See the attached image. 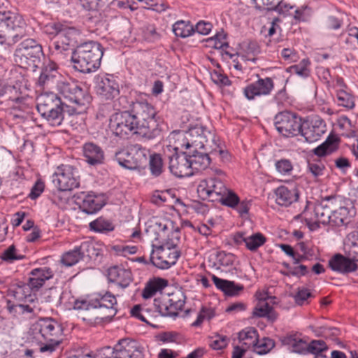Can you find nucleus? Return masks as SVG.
Here are the masks:
<instances>
[{
  "instance_id": "nucleus-22",
  "label": "nucleus",
  "mask_w": 358,
  "mask_h": 358,
  "mask_svg": "<svg viewBox=\"0 0 358 358\" xmlns=\"http://www.w3.org/2000/svg\"><path fill=\"white\" fill-rule=\"evenodd\" d=\"M274 88V83L271 78H259L257 81L248 84L243 88L245 97L249 100H254L257 96H267Z\"/></svg>"
},
{
  "instance_id": "nucleus-15",
  "label": "nucleus",
  "mask_w": 358,
  "mask_h": 358,
  "mask_svg": "<svg viewBox=\"0 0 358 358\" xmlns=\"http://www.w3.org/2000/svg\"><path fill=\"white\" fill-rule=\"evenodd\" d=\"M187 146H192L196 150L197 149H205L208 150L211 149L215 143V136L210 131L203 127H194L187 131Z\"/></svg>"
},
{
  "instance_id": "nucleus-23",
  "label": "nucleus",
  "mask_w": 358,
  "mask_h": 358,
  "mask_svg": "<svg viewBox=\"0 0 358 358\" xmlns=\"http://www.w3.org/2000/svg\"><path fill=\"white\" fill-rule=\"evenodd\" d=\"M76 203L83 212L89 215L97 213L105 205L103 196L92 192H82L76 197Z\"/></svg>"
},
{
  "instance_id": "nucleus-46",
  "label": "nucleus",
  "mask_w": 358,
  "mask_h": 358,
  "mask_svg": "<svg viewBox=\"0 0 358 358\" xmlns=\"http://www.w3.org/2000/svg\"><path fill=\"white\" fill-rule=\"evenodd\" d=\"M310 64L308 59H303L298 64L287 68V71L291 74H296L302 78H306L310 76Z\"/></svg>"
},
{
  "instance_id": "nucleus-21",
  "label": "nucleus",
  "mask_w": 358,
  "mask_h": 358,
  "mask_svg": "<svg viewBox=\"0 0 358 358\" xmlns=\"http://www.w3.org/2000/svg\"><path fill=\"white\" fill-rule=\"evenodd\" d=\"M79 31L76 27L71 26L69 23L64 22L58 38L54 42V48L57 53L71 50V47L75 41Z\"/></svg>"
},
{
  "instance_id": "nucleus-47",
  "label": "nucleus",
  "mask_w": 358,
  "mask_h": 358,
  "mask_svg": "<svg viewBox=\"0 0 358 358\" xmlns=\"http://www.w3.org/2000/svg\"><path fill=\"white\" fill-rule=\"evenodd\" d=\"M275 347V342L268 337H264L261 339L257 338V341L253 346L254 352L258 355H266Z\"/></svg>"
},
{
  "instance_id": "nucleus-39",
  "label": "nucleus",
  "mask_w": 358,
  "mask_h": 358,
  "mask_svg": "<svg viewBox=\"0 0 358 358\" xmlns=\"http://www.w3.org/2000/svg\"><path fill=\"white\" fill-rule=\"evenodd\" d=\"M192 171L205 170L210 164L211 159L208 153L194 150L192 155H189Z\"/></svg>"
},
{
  "instance_id": "nucleus-5",
  "label": "nucleus",
  "mask_w": 358,
  "mask_h": 358,
  "mask_svg": "<svg viewBox=\"0 0 358 358\" xmlns=\"http://www.w3.org/2000/svg\"><path fill=\"white\" fill-rule=\"evenodd\" d=\"M131 110L143 131V137L153 139L161 135L159 117L156 108L147 101H136Z\"/></svg>"
},
{
  "instance_id": "nucleus-35",
  "label": "nucleus",
  "mask_w": 358,
  "mask_h": 358,
  "mask_svg": "<svg viewBox=\"0 0 358 358\" xmlns=\"http://www.w3.org/2000/svg\"><path fill=\"white\" fill-rule=\"evenodd\" d=\"M212 280L215 287L228 296H236L243 289V285H236L234 282L224 280L212 275Z\"/></svg>"
},
{
  "instance_id": "nucleus-51",
  "label": "nucleus",
  "mask_w": 358,
  "mask_h": 358,
  "mask_svg": "<svg viewBox=\"0 0 358 358\" xmlns=\"http://www.w3.org/2000/svg\"><path fill=\"white\" fill-rule=\"evenodd\" d=\"M324 164L320 160H310L308 162V171L312 175L315 182L320 181V177L324 175Z\"/></svg>"
},
{
  "instance_id": "nucleus-50",
  "label": "nucleus",
  "mask_w": 358,
  "mask_h": 358,
  "mask_svg": "<svg viewBox=\"0 0 358 358\" xmlns=\"http://www.w3.org/2000/svg\"><path fill=\"white\" fill-rule=\"evenodd\" d=\"M0 258L3 262L11 264L15 261L23 259L24 256L19 252L14 245H11L0 254Z\"/></svg>"
},
{
  "instance_id": "nucleus-9",
  "label": "nucleus",
  "mask_w": 358,
  "mask_h": 358,
  "mask_svg": "<svg viewBox=\"0 0 358 358\" xmlns=\"http://www.w3.org/2000/svg\"><path fill=\"white\" fill-rule=\"evenodd\" d=\"M110 127L113 133L120 138H124L129 134H138L143 136V131L131 109L115 113L111 120Z\"/></svg>"
},
{
  "instance_id": "nucleus-54",
  "label": "nucleus",
  "mask_w": 358,
  "mask_h": 358,
  "mask_svg": "<svg viewBox=\"0 0 358 358\" xmlns=\"http://www.w3.org/2000/svg\"><path fill=\"white\" fill-rule=\"evenodd\" d=\"M16 93L17 88L14 85H9L4 80L0 79V97L8 95L10 99L15 102H20L21 98L14 96V94Z\"/></svg>"
},
{
  "instance_id": "nucleus-3",
  "label": "nucleus",
  "mask_w": 358,
  "mask_h": 358,
  "mask_svg": "<svg viewBox=\"0 0 358 358\" xmlns=\"http://www.w3.org/2000/svg\"><path fill=\"white\" fill-rule=\"evenodd\" d=\"M30 27L16 12L0 9V44L12 45L29 36Z\"/></svg>"
},
{
  "instance_id": "nucleus-45",
  "label": "nucleus",
  "mask_w": 358,
  "mask_h": 358,
  "mask_svg": "<svg viewBox=\"0 0 358 358\" xmlns=\"http://www.w3.org/2000/svg\"><path fill=\"white\" fill-rule=\"evenodd\" d=\"M149 169L154 177H158L163 173L164 162L160 154L154 153L150 155Z\"/></svg>"
},
{
  "instance_id": "nucleus-13",
  "label": "nucleus",
  "mask_w": 358,
  "mask_h": 358,
  "mask_svg": "<svg viewBox=\"0 0 358 358\" xmlns=\"http://www.w3.org/2000/svg\"><path fill=\"white\" fill-rule=\"evenodd\" d=\"M226 191L223 182L215 177L201 180L197 186L199 196L203 200L217 201L222 198V194Z\"/></svg>"
},
{
  "instance_id": "nucleus-19",
  "label": "nucleus",
  "mask_w": 358,
  "mask_h": 358,
  "mask_svg": "<svg viewBox=\"0 0 358 358\" xmlns=\"http://www.w3.org/2000/svg\"><path fill=\"white\" fill-rule=\"evenodd\" d=\"M169 169L176 177H188L193 174L189 163V156L185 152H175L169 156Z\"/></svg>"
},
{
  "instance_id": "nucleus-29",
  "label": "nucleus",
  "mask_w": 358,
  "mask_h": 358,
  "mask_svg": "<svg viewBox=\"0 0 358 358\" xmlns=\"http://www.w3.org/2000/svg\"><path fill=\"white\" fill-rule=\"evenodd\" d=\"M280 341L282 345L287 346L288 349L294 353L307 355V343L297 332H291L281 336Z\"/></svg>"
},
{
  "instance_id": "nucleus-25",
  "label": "nucleus",
  "mask_w": 358,
  "mask_h": 358,
  "mask_svg": "<svg viewBox=\"0 0 358 358\" xmlns=\"http://www.w3.org/2000/svg\"><path fill=\"white\" fill-rule=\"evenodd\" d=\"M61 74L58 72L57 65L52 61L44 63L37 84L41 87H52L61 80Z\"/></svg>"
},
{
  "instance_id": "nucleus-24",
  "label": "nucleus",
  "mask_w": 358,
  "mask_h": 358,
  "mask_svg": "<svg viewBox=\"0 0 358 358\" xmlns=\"http://www.w3.org/2000/svg\"><path fill=\"white\" fill-rule=\"evenodd\" d=\"M94 247L92 243L83 242L80 245L76 247L73 250L63 254L61 262L66 266H72L77 264L84 257L91 258L94 253Z\"/></svg>"
},
{
  "instance_id": "nucleus-43",
  "label": "nucleus",
  "mask_w": 358,
  "mask_h": 358,
  "mask_svg": "<svg viewBox=\"0 0 358 358\" xmlns=\"http://www.w3.org/2000/svg\"><path fill=\"white\" fill-rule=\"evenodd\" d=\"M258 332L254 327H248L238 333V339L248 348L253 347L257 341Z\"/></svg>"
},
{
  "instance_id": "nucleus-60",
  "label": "nucleus",
  "mask_w": 358,
  "mask_h": 358,
  "mask_svg": "<svg viewBox=\"0 0 358 358\" xmlns=\"http://www.w3.org/2000/svg\"><path fill=\"white\" fill-rule=\"evenodd\" d=\"M63 24L64 22L49 23L44 27L43 31L50 36H55L56 38H58Z\"/></svg>"
},
{
  "instance_id": "nucleus-52",
  "label": "nucleus",
  "mask_w": 358,
  "mask_h": 358,
  "mask_svg": "<svg viewBox=\"0 0 358 358\" xmlns=\"http://www.w3.org/2000/svg\"><path fill=\"white\" fill-rule=\"evenodd\" d=\"M266 237L261 233H255L246 236V248L252 252L256 251L266 243Z\"/></svg>"
},
{
  "instance_id": "nucleus-30",
  "label": "nucleus",
  "mask_w": 358,
  "mask_h": 358,
  "mask_svg": "<svg viewBox=\"0 0 358 358\" xmlns=\"http://www.w3.org/2000/svg\"><path fill=\"white\" fill-rule=\"evenodd\" d=\"M274 193L277 204L281 206L287 207L296 202L299 198V191L296 187L288 188L281 185L275 189Z\"/></svg>"
},
{
  "instance_id": "nucleus-8",
  "label": "nucleus",
  "mask_w": 358,
  "mask_h": 358,
  "mask_svg": "<svg viewBox=\"0 0 358 358\" xmlns=\"http://www.w3.org/2000/svg\"><path fill=\"white\" fill-rule=\"evenodd\" d=\"M148 150L139 144H134L116 152L115 160L122 167L129 169H139L146 164Z\"/></svg>"
},
{
  "instance_id": "nucleus-36",
  "label": "nucleus",
  "mask_w": 358,
  "mask_h": 358,
  "mask_svg": "<svg viewBox=\"0 0 358 358\" xmlns=\"http://www.w3.org/2000/svg\"><path fill=\"white\" fill-rule=\"evenodd\" d=\"M25 301H28L29 303L9 306L10 313L15 312L19 314H31L33 315H36L40 313L41 307L36 296Z\"/></svg>"
},
{
  "instance_id": "nucleus-41",
  "label": "nucleus",
  "mask_w": 358,
  "mask_h": 358,
  "mask_svg": "<svg viewBox=\"0 0 358 358\" xmlns=\"http://www.w3.org/2000/svg\"><path fill=\"white\" fill-rule=\"evenodd\" d=\"M337 148V139L334 137H328L324 143L313 150V152L317 157H321L331 154Z\"/></svg>"
},
{
  "instance_id": "nucleus-44",
  "label": "nucleus",
  "mask_w": 358,
  "mask_h": 358,
  "mask_svg": "<svg viewBox=\"0 0 358 358\" xmlns=\"http://www.w3.org/2000/svg\"><path fill=\"white\" fill-rule=\"evenodd\" d=\"M173 31L176 36L185 38L194 33V28L189 21L180 20L173 25Z\"/></svg>"
},
{
  "instance_id": "nucleus-26",
  "label": "nucleus",
  "mask_w": 358,
  "mask_h": 358,
  "mask_svg": "<svg viewBox=\"0 0 358 358\" xmlns=\"http://www.w3.org/2000/svg\"><path fill=\"white\" fill-rule=\"evenodd\" d=\"M268 300L275 303V297L268 296L267 293L260 294L259 301L254 308L252 314L255 317H267L268 320L273 322L277 319L278 315L268 302Z\"/></svg>"
},
{
  "instance_id": "nucleus-12",
  "label": "nucleus",
  "mask_w": 358,
  "mask_h": 358,
  "mask_svg": "<svg viewBox=\"0 0 358 358\" xmlns=\"http://www.w3.org/2000/svg\"><path fill=\"white\" fill-rule=\"evenodd\" d=\"M277 131L285 137H293L300 134L302 127L301 119L295 113L282 111L278 113L274 119Z\"/></svg>"
},
{
  "instance_id": "nucleus-10",
  "label": "nucleus",
  "mask_w": 358,
  "mask_h": 358,
  "mask_svg": "<svg viewBox=\"0 0 358 358\" xmlns=\"http://www.w3.org/2000/svg\"><path fill=\"white\" fill-rule=\"evenodd\" d=\"M99 351L108 358H144L143 348L129 338L121 339L114 348L107 346Z\"/></svg>"
},
{
  "instance_id": "nucleus-31",
  "label": "nucleus",
  "mask_w": 358,
  "mask_h": 358,
  "mask_svg": "<svg viewBox=\"0 0 358 358\" xmlns=\"http://www.w3.org/2000/svg\"><path fill=\"white\" fill-rule=\"evenodd\" d=\"M29 275L30 285L35 291H38L43 286L46 280L53 278L54 272L51 268L43 266L32 269Z\"/></svg>"
},
{
  "instance_id": "nucleus-34",
  "label": "nucleus",
  "mask_w": 358,
  "mask_h": 358,
  "mask_svg": "<svg viewBox=\"0 0 358 358\" xmlns=\"http://www.w3.org/2000/svg\"><path fill=\"white\" fill-rule=\"evenodd\" d=\"M335 196H329L323 199L321 203L315 205L314 213L317 221L323 224H330L331 222L332 210L324 203L325 201L334 200Z\"/></svg>"
},
{
  "instance_id": "nucleus-33",
  "label": "nucleus",
  "mask_w": 358,
  "mask_h": 358,
  "mask_svg": "<svg viewBox=\"0 0 358 358\" xmlns=\"http://www.w3.org/2000/svg\"><path fill=\"white\" fill-rule=\"evenodd\" d=\"M32 291L35 290L30 285L29 280L27 283L20 281L14 283L9 289L10 295L19 301H26L35 297V295L31 294Z\"/></svg>"
},
{
  "instance_id": "nucleus-1",
  "label": "nucleus",
  "mask_w": 358,
  "mask_h": 358,
  "mask_svg": "<svg viewBox=\"0 0 358 358\" xmlns=\"http://www.w3.org/2000/svg\"><path fill=\"white\" fill-rule=\"evenodd\" d=\"M31 331L41 352H52L62 341V326L52 317L39 318L32 324Z\"/></svg>"
},
{
  "instance_id": "nucleus-28",
  "label": "nucleus",
  "mask_w": 358,
  "mask_h": 358,
  "mask_svg": "<svg viewBox=\"0 0 358 358\" xmlns=\"http://www.w3.org/2000/svg\"><path fill=\"white\" fill-rule=\"evenodd\" d=\"M83 157L85 162L90 166L103 164L105 153L101 147L92 142L85 143L83 146Z\"/></svg>"
},
{
  "instance_id": "nucleus-40",
  "label": "nucleus",
  "mask_w": 358,
  "mask_h": 358,
  "mask_svg": "<svg viewBox=\"0 0 358 358\" xmlns=\"http://www.w3.org/2000/svg\"><path fill=\"white\" fill-rule=\"evenodd\" d=\"M208 41L213 43V46L215 49H221L224 51V54L229 56V58L232 59L234 56V54L227 50L229 46L227 41V34L223 30L217 32L213 37L209 38Z\"/></svg>"
},
{
  "instance_id": "nucleus-4",
  "label": "nucleus",
  "mask_w": 358,
  "mask_h": 358,
  "mask_svg": "<svg viewBox=\"0 0 358 358\" xmlns=\"http://www.w3.org/2000/svg\"><path fill=\"white\" fill-rule=\"evenodd\" d=\"M103 52L100 43L89 41L82 43L71 52L73 68L83 73L95 71L101 64Z\"/></svg>"
},
{
  "instance_id": "nucleus-20",
  "label": "nucleus",
  "mask_w": 358,
  "mask_h": 358,
  "mask_svg": "<svg viewBox=\"0 0 358 358\" xmlns=\"http://www.w3.org/2000/svg\"><path fill=\"white\" fill-rule=\"evenodd\" d=\"M92 305L94 308H99L104 311L103 319L113 318L117 311L116 297L109 292L94 294Z\"/></svg>"
},
{
  "instance_id": "nucleus-53",
  "label": "nucleus",
  "mask_w": 358,
  "mask_h": 358,
  "mask_svg": "<svg viewBox=\"0 0 358 358\" xmlns=\"http://www.w3.org/2000/svg\"><path fill=\"white\" fill-rule=\"evenodd\" d=\"M221 197L222 198H220L217 201L220 202L222 205L231 208H235V206H237L239 202L238 196L234 192L227 189V187L226 191L222 194Z\"/></svg>"
},
{
  "instance_id": "nucleus-61",
  "label": "nucleus",
  "mask_w": 358,
  "mask_h": 358,
  "mask_svg": "<svg viewBox=\"0 0 358 358\" xmlns=\"http://www.w3.org/2000/svg\"><path fill=\"white\" fill-rule=\"evenodd\" d=\"M350 241L349 248V256L355 262H358V233H353L349 238Z\"/></svg>"
},
{
  "instance_id": "nucleus-63",
  "label": "nucleus",
  "mask_w": 358,
  "mask_h": 358,
  "mask_svg": "<svg viewBox=\"0 0 358 358\" xmlns=\"http://www.w3.org/2000/svg\"><path fill=\"white\" fill-rule=\"evenodd\" d=\"M194 28V32H197L201 35H207L211 31L213 24L209 22L201 20L196 24Z\"/></svg>"
},
{
  "instance_id": "nucleus-42",
  "label": "nucleus",
  "mask_w": 358,
  "mask_h": 358,
  "mask_svg": "<svg viewBox=\"0 0 358 358\" xmlns=\"http://www.w3.org/2000/svg\"><path fill=\"white\" fill-rule=\"evenodd\" d=\"M89 226L90 230L103 234L112 231L115 229L113 223L110 220L103 217H99L91 222Z\"/></svg>"
},
{
  "instance_id": "nucleus-58",
  "label": "nucleus",
  "mask_w": 358,
  "mask_h": 358,
  "mask_svg": "<svg viewBox=\"0 0 358 358\" xmlns=\"http://www.w3.org/2000/svg\"><path fill=\"white\" fill-rule=\"evenodd\" d=\"M215 315L214 310L210 308L202 307L196 320L192 324V327L200 326L204 320H210Z\"/></svg>"
},
{
  "instance_id": "nucleus-37",
  "label": "nucleus",
  "mask_w": 358,
  "mask_h": 358,
  "mask_svg": "<svg viewBox=\"0 0 358 358\" xmlns=\"http://www.w3.org/2000/svg\"><path fill=\"white\" fill-rule=\"evenodd\" d=\"M168 227L164 224L160 229L159 236L164 242L163 246L169 248L176 249V247L180 243V232L178 229L171 230L167 232Z\"/></svg>"
},
{
  "instance_id": "nucleus-38",
  "label": "nucleus",
  "mask_w": 358,
  "mask_h": 358,
  "mask_svg": "<svg viewBox=\"0 0 358 358\" xmlns=\"http://www.w3.org/2000/svg\"><path fill=\"white\" fill-rule=\"evenodd\" d=\"M168 285L166 280L155 278L150 280L146 284L142 292V296L145 299H150L159 291L162 290Z\"/></svg>"
},
{
  "instance_id": "nucleus-16",
  "label": "nucleus",
  "mask_w": 358,
  "mask_h": 358,
  "mask_svg": "<svg viewBox=\"0 0 358 358\" xmlns=\"http://www.w3.org/2000/svg\"><path fill=\"white\" fill-rule=\"evenodd\" d=\"M180 256L178 250L161 245L152 249L150 260L155 266L167 269L176 264Z\"/></svg>"
},
{
  "instance_id": "nucleus-11",
  "label": "nucleus",
  "mask_w": 358,
  "mask_h": 358,
  "mask_svg": "<svg viewBox=\"0 0 358 358\" xmlns=\"http://www.w3.org/2000/svg\"><path fill=\"white\" fill-rule=\"evenodd\" d=\"M52 182L57 187L59 193L78 188L80 186L78 171L73 166L62 164L53 173Z\"/></svg>"
},
{
  "instance_id": "nucleus-55",
  "label": "nucleus",
  "mask_w": 358,
  "mask_h": 358,
  "mask_svg": "<svg viewBox=\"0 0 358 358\" xmlns=\"http://www.w3.org/2000/svg\"><path fill=\"white\" fill-rule=\"evenodd\" d=\"M328 350V346L322 340H313L309 344L307 343V354L311 353L315 357L324 355V352Z\"/></svg>"
},
{
  "instance_id": "nucleus-56",
  "label": "nucleus",
  "mask_w": 358,
  "mask_h": 358,
  "mask_svg": "<svg viewBox=\"0 0 358 358\" xmlns=\"http://www.w3.org/2000/svg\"><path fill=\"white\" fill-rule=\"evenodd\" d=\"M276 171L282 176H291L293 171L292 162L287 159H281L275 162Z\"/></svg>"
},
{
  "instance_id": "nucleus-7",
  "label": "nucleus",
  "mask_w": 358,
  "mask_h": 358,
  "mask_svg": "<svg viewBox=\"0 0 358 358\" xmlns=\"http://www.w3.org/2000/svg\"><path fill=\"white\" fill-rule=\"evenodd\" d=\"M56 89L64 99L75 105L73 107L82 110V113L85 110L92 100L87 91L76 82L60 80L57 83Z\"/></svg>"
},
{
  "instance_id": "nucleus-62",
  "label": "nucleus",
  "mask_w": 358,
  "mask_h": 358,
  "mask_svg": "<svg viewBox=\"0 0 358 358\" xmlns=\"http://www.w3.org/2000/svg\"><path fill=\"white\" fill-rule=\"evenodd\" d=\"M211 79L215 84L221 86H228L231 85V81L229 78L217 71L211 73Z\"/></svg>"
},
{
  "instance_id": "nucleus-2",
  "label": "nucleus",
  "mask_w": 358,
  "mask_h": 358,
  "mask_svg": "<svg viewBox=\"0 0 358 358\" xmlns=\"http://www.w3.org/2000/svg\"><path fill=\"white\" fill-rule=\"evenodd\" d=\"M37 110L41 115L53 127L60 126L66 114L73 115L82 113V110L68 105L55 93H47L38 96Z\"/></svg>"
},
{
  "instance_id": "nucleus-48",
  "label": "nucleus",
  "mask_w": 358,
  "mask_h": 358,
  "mask_svg": "<svg viewBox=\"0 0 358 358\" xmlns=\"http://www.w3.org/2000/svg\"><path fill=\"white\" fill-rule=\"evenodd\" d=\"M336 90L338 104L348 109H352L355 106L354 96L346 90Z\"/></svg>"
},
{
  "instance_id": "nucleus-64",
  "label": "nucleus",
  "mask_w": 358,
  "mask_h": 358,
  "mask_svg": "<svg viewBox=\"0 0 358 358\" xmlns=\"http://www.w3.org/2000/svg\"><path fill=\"white\" fill-rule=\"evenodd\" d=\"M227 345V339L224 336L216 335L212 338L210 346L213 350H221Z\"/></svg>"
},
{
  "instance_id": "nucleus-57",
  "label": "nucleus",
  "mask_w": 358,
  "mask_h": 358,
  "mask_svg": "<svg viewBox=\"0 0 358 358\" xmlns=\"http://www.w3.org/2000/svg\"><path fill=\"white\" fill-rule=\"evenodd\" d=\"M278 246L287 255L292 257L294 264L296 265L307 259L306 257L303 255H296L293 248L289 245L280 244Z\"/></svg>"
},
{
  "instance_id": "nucleus-14",
  "label": "nucleus",
  "mask_w": 358,
  "mask_h": 358,
  "mask_svg": "<svg viewBox=\"0 0 358 358\" xmlns=\"http://www.w3.org/2000/svg\"><path fill=\"white\" fill-rule=\"evenodd\" d=\"M185 296L182 292L173 293L169 297L155 299L156 310L163 316H176L185 305Z\"/></svg>"
},
{
  "instance_id": "nucleus-18",
  "label": "nucleus",
  "mask_w": 358,
  "mask_h": 358,
  "mask_svg": "<svg viewBox=\"0 0 358 358\" xmlns=\"http://www.w3.org/2000/svg\"><path fill=\"white\" fill-rule=\"evenodd\" d=\"M325 132V122L320 117H313L302 123L300 134L304 137L306 141L313 143L318 141Z\"/></svg>"
},
{
  "instance_id": "nucleus-6",
  "label": "nucleus",
  "mask_w": 358,
  "mask_h": 358,
  "mask_svg": "<svg viewBox=\"0 0 358 358\" xmlns=\"http://www.w3.org/2000/svg\"><path fill=\"white\" fill-rule=\"evenodd\" d=\"M43 55L42 46L31 38L21 42L14 54L15 62L25 69L37 67Z\"/></svg>"
},
{
  "instance_id": "nucleus-49",
  "label": "nucleus",
  "mask_w": 358,
  "mask_h": 358,
  "mask_svg": "<svg viewBox=\"0 0 358 358\" xmlns=\"http://www.w3.org/2000/svg\"><path fill=\"white\" fill-rule=\"evenodd\" d=\"M234 261V256L231 253H226L224 251L217 252L214 256L213 266L217 269L221 266L227 267L231 266Z\"/></svg>"
},
{
  "instance_id": "nucleus-27",
  "label": "nucleus",
  "mask_w": 358,
  "mask_h": 358,
  "mask_svg": "<svg viewBox=\"0 0 358 358\" xmlns=\"http://www.w3.org/2000/svg\"><path fill=\"white\" fill-rule=\"evenodd\" d=\"M329 266L341 273H349L358 269L357 264L351 257H346L341 254H336L329 259Z\"/></svg>"
},
{
  "instance_id": "nucleus-17",
  "label": "nucleus",
  "mask_w": 358,
  "mask_h": 358,
  "mask_svg": "<svg viewBox=\"0 0 358 358\" xmlns=\"http://www.w3.org/2000/svg\"><path fill=\"white\" fill-rule=\"evenodd\" d=\"M95 90L101 99L113 100L120 94V85L115 76L106 74L97 78Z\"/></svg>"
},
{
  "instance_id": "nucleus-32",
  "label": "nucleus",
  "mask_w": 358,
  "mask_h": 358,
  "mask_svg": "<svg viewBox=\"0 0 358 358\" xmlns=\"http://www.w3.org/2000/svg\"><path fill=\"white\" fill-rule=\"evenodd\" d=\"M108 278L118 286L126 288L133 280L130 270L121 266H113L108 269Z\"/></svg>"
},
{
  "instance_id": "nucleus-59",
  "label": "nucleus",
  "mask_w": 358,
  "mask_h": 358,
  "mask_svg": "<svg viewBox=\"0 0 358 358\" xmlns=\"http://www.w3.org/2000/svg\"><path fill=\"white\" fill-rule=\"evenodd\" d=\"M109 0H80L82 6L87 10H97L103 7Z\"/></svg>"
}]
</instances>
